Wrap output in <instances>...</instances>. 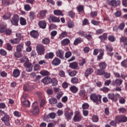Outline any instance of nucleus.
<instances>
[{
  "label": "nucleus",
  "instance_id": "nucleus-1",
  "mask_svg": "<svg viewBox=\"0 0 127 127\" xmlns=\"http://www.w3.org/2000/svg\"><path fill=\"white\" fill-rule=\"evenodd\" d=\"M90 99L96 105H100L102 103V96L101 95L92 93L90 95Z\"/></svg>",
  "mask_w": 127,
  "mask_h": 127
},
{
  "label": "nucleus",
  "instance_id": "nucleus-2",
  "mask_svg": "<svg viewBox=\"0 0 127 127\" xmlns=\"http://www.w3.org/2000/svg\"><path fill=\"white\" fill-rule=\"evenodd\" d=\"M0 115L4 116L1 118V121L3 122L6 126H9V115L4 111L0 110Z\"/></svg>",
  "mask_w": 127,
  "mask_h": 127
},
{
  "label": "nucleus",
  "instance_id": "nucleus-3",
  "mask_svg": "<svg viewBox=\"0 0 127 127\" xmlns=\"http://www.w3.org/2000/svg\"><path fill=\"white\" fill-rule=\"evenodd\" d=\"M115 121L118 124H120V123H127V117L125 115H119L116 117Z\"/></svg>",
  "mask_w": 127,
  "mask_h": 127
},
{
  "label": "nucleus",
  "instance_id": "nucleus-4",
  "mask_svg": "<svg viewBox=\"0 0 127 127\" xmlns=\"http://www.w3.org/2000/svg\"><path fill=\"white\" fill-rule=\"evenodd\" d=\"M32 107L33 108L32 114L33 116H37L39 114V108H38V104L36 102H34Z\"/></svg>",
  "mask_w": 127,
  "mask_h": 127
},
{
  "label": "nucleus",
  "instance_id": "nucleus-5",
  "mask_svg": "<svg viewBox=\"0 0 127 127\" xmlns=\"http://www.w3.org/2000/svg\"><path fill=\"white\" fill-rule=\"evenodd\" d=\"M37 53L39 55H44L45 53V47L43 45H38L36 47Z\"/></svg>",
  "mask_w": 127,
  "mask_h": 127
},
{
  "label": "nucleus",
  "instance_id": "nucleus-6",
  "mask_svg": "<svg viewBox=\"0 0 127 127\" xmlns=\"http://www.w3.org/2000/svg\"><path fill=\"white\" fill-rule=\"evenodd\" d=\"M18 21H19V16L16 14H14L11 20V24L14 26H18Z\"/></svg>",
  "mask_w": 127,
  "mask_h": 127
},
{
  "label": "nucleus",
  "instance_id": "nucleus-7",
  "mask_svg": "<svg viewBox=\"0 0 127 127\" xmlns=\"http://www.w3.org/2000/svg\"><path fill=\"white\" fill-rule=\"evenodd\" d=\"M23 90L25 92H31L33 90V86L30 83H26L24 85Z\"/></svg>",
  "mask_w": 127,
  "mask_h": 127
},
{
  "label": "nucleus",
  "instance_id": "nucleus-8",
  "mask_svg": "<svg viewBox=\"0 0 127 127\" xmlns=\"http://www.w3.org/2000/svg\"><path fill=\"white\" fill-rule=\"evenodd\" d=\"M64 116L66 120H71L73 116V111L71 109L66 110L64 113Z\"/></svg>",
  "mask_w": 127,
  "mask_h": 127
},
{
  "label": "nucleus",
  "instance_id": "nucleus-9",
  "mask_svg": "<svg viewBox=\"0 0 127 127\" xmlns=\"http://www.w3.org/2000/svg\"><path fill=\"white\" fill-rule=\"evenodd\" d=\"M48 19L50 22H60V19L53 15H50L48 17Z\"/></svg>",
  "mask_w": 127,
  "mask_h": 127
},
{
  "label": "nucleus",
  "instance_id": "nucleus-10",
  "mask_svg": "<svg viewBox=\"0 0 127 127\" xmlns=\"http://www.w3.org/2000/svg\"><path fill=\"white\" fill-rule=\"evenodd\" d=\"M41 82L45 85H48V84H50V83H51V78L49 76L45 77L42 79Z\"/></svg>",
  "mask_w": 127,
  "mask_h": 127
},
{
  "label": "nucleus",
  "instance_id": "nucleus-11",
  "mask_svg": "<svg viewBox=\"0 0 127 127\" xmlns=\"http://www.w3.org/2000/svg\"><path fill=\"white\" fill-rule=\"evenodd\" d=\"M80 113L78 112L76 115H75L73 117L74 122H80L82 121L83 119V116L79 114Z\"/></svg>",
  "mask_w": 127,
  "mask_h": 127
},
{
  "label": "nucleus",
  "instance_id": "nucleus-12",
  "mask_svg": "<svg viewBox=\"0 0 127 127\" xmlns=\"http://www.w3.org/2000/svg\"><path fill=\"white\" fill-rule=\"evenodd\" d=\"M120 42H123L124 43V48L126 49V51L127 52V37H122L120 38Z\"/></svg>",
  "mask_w": 127,
  "mask_h": 127
},
{
  "label": "nucleus",
  "instance_id": "nucleus-13",
  "mask_svg": "<svg viewBox=\"0 0 127 127\" xmlns=\"http://www.w3.org/2000/svg\"><path fill=\"white\" fill-rule=\"evenodd\" d=\"M57 57H59L60 59H64V52L62 50H59L56 52Z\"/></svg>",
  "mask_w": 127,
  "mask_h": 127
},
{
  "label": "nucleus",
  "instance_id": "nucleus-14",
  "mask_svg": "<svg viewBox=\"0 0 127 127\" xmlns=\"http://www.w3.org/2000/svg\"><path fill=\"white\" fill-rule=\"evenodd\" d=\"M25 66L27 72H31V71H32V64L28 62H26L25 63Z\"/></svg>",
  "mask_w": 127,
  "mask_h": 127
},
{
  "label": "nucleus",
  "instance_id": "nucleus-15",
  "mask_svg": "<svg viewBox=\"0 0 127 127\" xmlns=\"http://www.w3.org/2000/svg\"><path fill=\"white\" fill-rule=\"evenodd\" d=\"M60 63H61V60L58 58H55L52 62V64L54 65V66H58V65H60Z\"/></svg>",
  "mask_w": 127,
  "mask_h": 127
},
{
  "label": "nucleus",
  "instance_id": "nucleus-16",
  "mask_svg": "<svg viewBox=\"0 0 127 127\" xmlns=\"http://www.w3.org/2000/svg\"><path fill=\"white\" fill-rule=\"evenodd\" d=\"M30 34L32 37L33 38H37L39 36V34H38V32L36 30H32Z\"/></svg>",
  "mask_w": 127,
  "mask_h": 127
},
{
  "label": "nucleus",
  "instance_id": "nucleus-17",
  "mask_svg": "<svg viewBox=\"0 0 127 127\" xmlns=\"http://www.w3.org/2000/svg\"><path fill=\"white\" fill-rule=\"evenodd\" d=\"M19 75H20V71L18 69H14L12 73V76L14 78H17V77H19Z\"/></svg>",
  "mask_w": 127,
  "mask_h": 127
},
{
  "label": "nucleus",
  "instance_id": "nucleus-18",
  "mask_svg": "<svg viewBox=\"0 0 127 127\" xmlns=\"http://www.w3.org/2000/svg\"><path fill=\"white\" fill-rule=\"evenodd\" d=\"M38 24L40 28H42L43 29H45V28H46V21L44 20L40 21Z\"/></svg>",
  "mask_w": 127,
  "mask_h": 127
},
{
  "label": "nucleus",
  "instance_id": "nucleus-19",
  "mask_svg": "<svg viewBox=\"0 0 127 127\" xmlns=\"http://www.w3.org/2000/svg\"><path fill=\"white\" fill-rule=\"evenodd\" d=\"M11 17V13L10 12H6L2 16V18L4 20H7Z\"/></svg>",
  "mask_w": 127,
  "mask_h": 127
},
{
  "label": "nucleus",
  "instance_id": "nucleus-20",
  "mask_svg": "<svg viewBox=\"0 0 127 127\" xmlns=\"http://www.w3.org/2000/svg\"><path fill=\"white\" fill-rule=\"evenodd\" d=\"M93 72H94L93 68H87L85 72V77H88L89 75L92 74V73H93Z\"/></svg>",
  "mask_w": 127,
  "mask_h": 127
},
{
  "label": "nucleus",
  "instance_id": "nucleus-21",
  "mask_svg": "<svg viewBox=\"0 0 127 127\" xmlns=\"http://www.w3.org/2000/svg\"><path fill=\"white\" fill-rule=\"evenodd\" d=\"M69 68L76 70L78 68V63L76 62H72L69 64Z\"/></svg>",
  "mask_w": 127,
  "mask_h": 127
},
{
  "label": "nucleus",
  "instance_id": "nucleus-22",
  "mask_svg": "<svg viewBox=\"0 0 127 127\" xmlns=\"http://www.w3.org/2000/svg\"><path fill=\"white\" fill-rule=\"evenodd\" d=\"M119 4H121V1L119 0H112V6L116 7L118 6Z\"/></svg>",
  "mask_w": 127,
  "mask_h": 127
},
{
  "label": "nucleus",
  "instance_id": "nucleus-23",
  "mask_svg": "<svg viewBox=\"0 0 127 127\" xmlns=\"http://www.w3.org/2000/svg\"><path fill=\"white\" fill-rule=\"evenodd\" d=\"M70 91L73 94H76L78 92V87H76L75 86H71L69 88Z\"/></svg>",
  "mask_w": 127,
  "mask_h": 127
},
{
  "label": "nucleus",
  "instance_id": "nucleus-24",
  "mask_svg": "<svg viewBox=\"0 0 127 127\" xmlns=\"http://www.w3.org/2000/svg\"><path fill=\"white\" fill-rule=\"evenodd\" d=\"M46 13H47V10H43L42 11H40L39 13V15L40 18H42V17H44L45 15H46Z\"/></svg>",
  "mask_w": 127,
  "mask_h": 127
},
{
  "label": "nucleus",
  "instance_id": "nucleus-25",
  "mask_svg": "<svg viewBox=\"0 0 127 127\" xmlns=\"http://www.w3.org/2000/svg\"><path fill=\"white\" fill-rule=\"evenodd\" d=\"M49 102L50 105H55V104H57L58 101L56 98L52 97L49 100Z\"/></svg>",
  "mask_w": 127,
  "mask_h": 127
},
{
  "label": "nucleus",
  "instance_id": "nucleus-26",
  "mask_svg": "<svg viewBox=\"0 0 127 127\" xmlns=\"http://www.w3.org/2000/svg\"><path fill=\"white\" fill-rule=\"evenodd\" d=\"M54 57V53L51 52L47 54L45 56V58L46 59H52Z\"/></svg>",
  "mask_w": 127,
  "mask_h": 127
},
{
  "label": "nucleus",
  "instance_id": "nucleus-27",
  "mask_svg": "<svg viewBox=\"0 0 127 127\" xmlns=\"http://www.w3.org/2000/svg\"><path fill=\"white\" fill-rule=\"evenodd\" d=\"M54 14L55 15H57V16H63L64 14H63V12H62V11L61 10H55L54 11Z\"/></svg>",
  "mask_w": 127,
  "mask_h": 127
},
{
  "label": "nucleus",
  "instance_id": "nucleus-28",
  "mask_svg": "<svg viewBox=\"0 0 127 127\" xmlns=\"http://www.w3.org/2000/svg\"><path fill=\"white\" fill-rule=\"evenodd\" d=\"M106 50L108 52V55H109V56H112V46L107 45L106 46Z\"/></svg>",
  "mask_w": 127,
  "mask_h": 127
},
{
  "label": "nucleus",
  "instance_id": "nucleus-29",
  "mask_svg": "<svg viewBox=\"0 0 127 127\" xmlns=\"http://www.w3.org/2000/svg\"><path fill=\"white\" fill-rule=\"evenodd\" d=\"M69 43H70V40L68 39H64L61 42L62 45H64V46L68 45Z\"/></svg>",
  "mask_w": 127,
  "mask_h": 127
},
{
  "label": "nucleus",
  "instance_id": "nucleus-30",
  "mask_svg": "<svg viewBox=\"0 0 127 127\" xmlns=\"http://www.w3.org/2000/svg\"><path fill=\"white\" fill-rule=\"evenodd\" d=\"M108 36V34L105 33L103 35L100 36L99 37V39L101 40V41H105V40H107V37Z\"/></svg>",
  "mask_w": 127,
  "mask_h": 127
},
{
  "label": "nucleus",
  "instance_id": "nucleus-31",
  "mask_svg": "<svg viewBox=\"0 0 127 127\" xmlns=\"http://www.w3.org/2000/svg\"><path fill=\"white\" fill-rule=\"evenodd\" d=\"M112 84L113 85H117V86H121L122 84H123V80L120 79H116L115 81L114 82H113Z\"/></svg>",
  "mask_w": 127,
  "mask_h": 127
},
{
  "label": "nucleus",
  "instance_id": "nucleus-32",
  "mask_svg": "<svg viewBox=\"0 0 127 127\" xmlns=\"http://www.w3.org/2000/svg\"><path fill=\"white\" fill-rule=\"evenodd\" d=\"M81 42H82V38L80 37L77 38L74 41L73 45L76 46V45H78L79 43H81Z\"/></svg>",
  "mask_w": 127,
  "mask_h": 127
},
{
  "label": "nucleus",
  "instance_id": "nucleus-33",
  "mask_svg": "<svg viewBox=\"0 0 127 127\" xmlns=\"http://www.w3.org/2000/svg\"><path fill=\"white\" fill-rule=\"evenodd\" d=\"M100 54L97 56V59L98 60H101L103 59V56H104V50L100 49L99 50Z\"/></svg>",
  "mask_w": 127,
  "mask_h": 127
},
{
  "label": "nucleus",
  "instance_id": "nucleus-34",
  "mask_svg": "<svg viewBox=\"0 0 127 127\" xmlns=\"http://www.w3.org/2000/svg\"><path fill=\"white\" fill-rule=\"evenodd\" d=\"M40 74H41L42 76H49L50 72L47 70H43L40 71Z\"/></svg>",
  "mask_w": 127,
  "mask_h": 127
},
{
  "label": "nucleus",
  "instance_id": "nucleus-35",
  "mask_svg": "<svg viewBox=\"0 0 127 127\" xmlns=\"http://www.w3.org/2000/svg\"><path fill=\"white\" fill-rule=\"evenodd\" d=\"M20 39H18V38H16L13 40H10V41L11 43H12L13 44H18V43H19L20 42Z\"/></svg>",
  "mask_w": 127,
  "mask_h": 127
},
{
  "label": "nucleus",
  "instance_id": "nucleus-36",
  "mask_svg": "<svg viewBox=\"0 0 127 127\" xmlns=\"http://www.w3.org/2000/svg\"><path fill=\"white\" fill-rule=\"evenodd\" d=\"M20 24L22 26L26 25V20H25V18L22 17L20 18Z\"/></svg>",
  "mask_w": 127,
  "mask_h": 127
},
{
  "label": "nucleus",
  "instance_id": "nucleus-37",
  "mask_svg": "<svg viewBox=\"0 0 127 127\" xmlns=\"http://www.w3.org/2000/svg\"><path fill=\"white\" fill-rule=\"evenodd\" d=\"M75 26V24L74 22L71 20H69L67 22V27L68 28H73Z\"/></svg>",
  "mask_w": 127,
  "mask_h": 127
},
{
  "label": "nucleus",
  "instance_id": "nucleus-38",
  "mask_svg": "<svg viewBox=\"0 0 127 127\" xmlns=\"http://www.w3.org/2000/svg\"><path fill=\"white\" fill-rule=\"evenodd\" d=\"M99 67L100 69L102 70H105V69H106V68L107 67V64L104 62L101 63L99 64Z\"/></svg>",
  "mask_w": 127,
  "mask_h": 127
},
{
  "label": "nucleus",
  "instance_id": "nucleus-39",
  "mask_svg": "<svg viewBox=\"0 0 127 127\" xmlns=\"http://www.w3.org/2000/svg\"><path fill=\"white\" fill-rule=\"evenodd\" d=\"M77 12H82V11H84V6L82 5H79L76 7Z\"/></svg>",
  "mask_w": 127,
  "mask_h": 127
},
{
  "label": "nucleus",
  "instance_id": "nucleus-40",
  "mask_svg": "<svg viewBox=\"0 0 127 127\" xmlns=\"http://www.w3.org/2000/svg\"><path fill=\"white\" fill-rule=\"evenodd\" d=\"M96 73L97 74V75H104L105 70L101 69H98L96 70Z\"/></svg>",
  "mask_w": 127,
  "mask_h": 127
},
{
  "label": "nucleus",
  "instance_id": "nucleus-41",
  "mask_svg": "<svg viewBox=\"0 0 127 127\" xmlns=\"http://www.w3.org/2000/svg\"><path fill=\"white\" fill-rule=\"evenodd\" d=\"M1 2L2 5H4V6H7V5H9V4H10L9 0H2Z\"/></svg>",
  "mask_w": 127,
  "mask_h": 127
},
{
  "label": "nucleus",
  "instance_id": "nucleus-42",
  "mask_svg": "<svg viewBox=\"0 0 127 127\" xmlns=\"http://www.w3.org/2000/svg\"><path fill=\"white\" fill-rule=\"evenodd\" d=\"M51 83H52V86H57V84H58V81L56 78H54L51 79Z\"/></svg>",
  "mask_w": 127,
  "mask_h": 127
},
{
  "label": "nucleus",
  "instance_id": "nucleus-43",
  "mask_svg": "<svg viewBox=\"0 0 127 127\" xmlns=\"http://www.w3.org/2000/svg\"><path fill=\"white\" fill-rule=\"evenodd\" d=\"M86 32H84L83 31H79L77 33V34L81 37H85L86 36Z\"/></svg>",
  "mask_w": 127,
  "mask_h": 127
},
{
  "label": "nucleus",
  "instance_id": "nucleus-44",
  "mask_svg": "<svg viewBox=\"0 0 127 127\" xmlns=\"http://www.w3.org/2000/svg\"><path fill=\"white\" fill-rule=\"evenodd\" d=\"M79 95L80 97H83V98H84L85 96H86V91H85V90H80L79 92Z\"/></svg>",
  "mask_w": 127,
  "mask_h": 127
},
{
  "label": "nucleus",
  "instance_id": "nucleus-45",
  "mask_svg": "<svg viewBox=\"0 0 127 127\" xmlns=\"http://www.w3.org/2000/svg\"><path fill=\"white\" fill-rule=\"evenodd\" d=\"M67 35H68V33L66 32H63L60 35L59 38L62 39L63 38L66 37Z\"/></svg>",
  "mask_w": 127,
  "mask_h": 127
},
{
  "label": "nucleus",
  "instance_id": "nucleus-46",
  "mask_svg": "<svg viewBox=\"0 0 127 127\" xmlns=\"http://www.w3.org/2000/svg\"><path fill=\"white\" fill-rule=\"evenodd\" d=\"M23 104L24 105V106H25V107H28V108H29V107H30V102H29L28 100H25L23 102Z\"/></svg>",
  "mask_w": 127,
  "mask_h": 127
},
{
  "label": "nucleus",
  "instance_id": "nucleus-47",
  "mask_svg": "<svg viewBox=\"0 0 127 127\" xmlns=\"http://www.w3.org/2000/svg\"><path fill=\"white\" fill-rule=\"evenodd\" d=\"M71 82L72 84H78L79 79L77 77H73L71 79Z\"/></svg>",
  "mask_w": 127,
  "mask_h": 127
},
{
  "label": "nucleus",
  "instance_id": "nucleus-48",
  "mask_svg": "<svg viewBox=\"0 0 127 127\" xmlns=\"http://www.w3.org/2000/svg\"><path fill=\"white\" fill-rule=\"evenodd\" d=\"M92 120L93 123H98V122H99V118L97 115H93L92 118Z\"/></svg>",
  "mask_w": 127,
  "mask_h": 127
},
{
  "label": "nucleus",
  "instance_id": "nucleus-49",
  "mask_svg": "<svg viewBox=\"0 0 127 127\" xmlns=\"http://www.w3.org/2000/svg\"><path fill=\"white\" fill-rule=\"evenodd\" d=\"M42 43L47 45V44H49V43H50V40L47 38H46L42 40Z\"/></svg>",
  "mask_w": 127,
  "mask_h": 127
},
{
  "label": "nucleus",
  "instance_id": "nucleus-50",
  "mask_svg": "<svg viewBox=\"0 0 127 127\" xmlns=\"http://www.w3.org/2000/svg\"><path fill=\"white\" fill-rule=\"evenodd\" d=\"M119 112L120 114H121V113L125 114V113H127V109L124 107H121L119 109Z\"/></svg>",
  "mask_w": 127,
  "mask_h": 127
},
{
  "label": "nucleus",
  "instance_id": "nucleus-51",
  "mask_svg": "<svg viewBox=\"0 0 127 127\" xmlns=\"http://www.w3.org/2000/svg\"><path fill=\"white\" fill-rule=\"evenodd\" d=\"M72 56V53L70 51H67L65 54V58L66 59H68V58H70Z\"/></svg>",
  "mask_w": 127,
  "mask_h": 127
},
{
  "label": "nucleus",
  "instance_id": "nucleus-52",
  "mask_svg": "<svg viewBox=\"0 0 127 127\" xmlns=\"http://www.w3.org/2000/svg\"><path fill=\"white\" fill-rule=\"evenodd\" d=\"M121 66L124 68H127V58L121 63Z\"/></svg>",
  "mask_w": 127,
  "mask_h": 127
},
{
  "label": "nucleus",
  "instance_id": "nucleus-53",
  "mask_svg": "<svg viewBox=\"0 0 127 127\" xmlns=\"http://www.w3.org/2000/svg\"><path fill=\"white\" fill-rule=\"evenodd\" d=\"M89 104L87 103H84L82 104V110H87V109H89Z\"/></svg>",
  "mask_w": 127,
  "mask_h": 127
},
{
  "label": "nucleus",
  "instance_id": "nucleus-54",
  "mask_svg": "<svg viewBox=\"0 0 127 127\" xmlns=\"http://www.w3.org/2000/svg\"><path fill=\"white\" fill-rule=\"evenodd\" d=\"M100 91H102V92H103L104 93H108L109 91H110V89H109V88L104 87L100 88Z\"/></svg>",
  "mask_w": 127,
  "mask_h": 127
},
{
  "label": "nucleus",
  "instance_id": "nucleus-55",
  "mask_svg": "<svg viewBox=\"0 0 127 127\" xmlns=\"http://www.w3.org/2000/svg\"><path fill=\"white\" fill-rule=\"evenodd\" d=\"M78 73L77 70H73L69 73V75L70 77H74V76H76V74Z\"/></svg>",
  "mask_w": 127,
  "mask_h": 127
},
{
  "label": "nucleus",
  "instance_id": "nucleus-56",
  "mask_svg": "<svg viewBox=\"0 0 127 127\" xmlns=\"http://www.w3.org/2000/svg\"><path fill=\"white\" fill-rule=\"evenodd\" d=\"M13 115L14 116H15V117H17V118H19L20 117H21V113L17 111H14L13 113Z\"/></svg>",
  "mask_w": 127,
  "mask_h": 127
},
{
  "label": "nucleus",
  "instance_id": "nucleus-57",
  "mask_svg": "<svg viewBox=\"0 0 127 127\" xmlns=\"http://www.w3.org/2000/svg\"><path fill=\"white\" fill-rule=\"evenodd\" d=\"M125 26H126V24H125V22H123L119 25L118 28L120 30H123L125 28Z\"/></svg>",
  "mask_w": 127,
  "mask_h": 127
},
{
  "label": "nucleus",
  "instance_id": "nucleus-58",
  "mask_svg": "<svg viewBox=\"0 0 127 127\" xmlns=\"http://www.w3.org/2000/svg\"><path fill=\"white\" fill-rule=\"evenodd\" d=\"M97 15H98V12L97 11H92L90 13V16H91V17H96Z\"/></svg>",
  "mask_w": 127,
  "mask_h": 127
},
{
  "label": "nucleus",
  "instance_id": "nucleus-59",
  "mask_svg": "<svg viewBox=\"0 0 127 127\" xmlns=\"http://www.w3.org/2000/svg\"><path fill=\"white\" fill-rule=\"evenodd\" d=\"M24 8L25 10H26V11H28L31 9V7L30 6V5L28 4H26L24 5Z\"/></svg>",
  "mask_w": 127,
  "mask_h": 127
},
{
  "label": "nucleus",
  "instance_id": "nucleus-60",
  "mask_svg": "<svg viewBox=\"0 0 127 127\" xmlns=\"http://www.w3.org/2000/svg\"><path fill=\"white\" fill-rule=\"evenodd\" d=\"M62 96H63V92H59L57 94V98L58 100H60Z\"/></svg>",
  "mask_w": 127,
  "mask_h": 127
},
{
  "label": "nucleus",
  "instance_id": "nucleus-61",
  "mask_svg": "<svg viewBox=\"0 0 127 127\" xmlns=\"http://www.w3.org/2000/svg\"><path fill=\"white\" fill-rule=\"evenodd\" d=\"M0 54L2 55V56H5L7 54L6 51L3 49L0 50Z\"/></svg>",
  "mask_w": 127,
  "mask_h": 127
},
{
  "label": "nucleus",
  "instance_id": "nucleus-62",
  "mask_svg": "<svg viewBox=\"0 0 127 127\" xmlns=\"http://www.w3.org/2000/svg\"><path fill=\"white\" fill-rule=\"evenodd\" d=\"M22 47H23V46H22V45H18L16 46V51L20 52L21 51V49H22Z\"/></svg>",
  "mask_w": 127,
  "mask_h": 127
},
{
  "label": "nucleus",
  "instance_id": "nucleus-63",
  "mask_svg": "<svg viewBox=\"0 0 127 127\" xmlns=\"http://www.w3.org/2000/svg\"><path fill=\"white\" fill-rule=\"evenodd\" d=\"M49 117L50 119H55L56 117V113H51L49 114Z\"/></svg>",
  "mask_w": 127,
  "mask_h": 127
},
{
  "label": "nucleus",
  "instance_id": "nucleus-64",
  "mask_svg": "<svg viewBox=\"0 0 127 127\" xmlns=\"http://www.w3.org/2000/svg\"><path fill=\"white\" fill-rule=\"evenodd\" d=\"M59 75H60V76L61 77H62L63 78L65 77V71H64V70H60Z\"/></svg>",
  "mask_w": 127,
  "mask_h": 127
}]
</instances>
